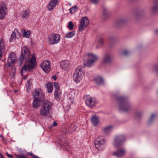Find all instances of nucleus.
I'll return each mask as SVG.
<instances>
[{
  "label": "nucleus",
  "instance_id": "obj_1",
  "mask_svg": "<svg viewBox=\"0 0 158 158\" xmlns=\"http://www.w3.org/2000/svg\"><path fill=\"white\" fill-rule=\"evenodd\" d=\"M25 61V64L22 68L21 73L26 71H30L36 67V60L34 55L32 54L31 57Z\"/></svg>",
  "mask_w": 158,
  "mask_h": 158
},
{
  "label": "nucleus",
  "instance_id": "obj_2",
  "mask_svg": "<svg viewBox=\"0 0 158 158\" xmlns=\"http://www.w3.org/2000/svg\"><path fill=\"white\" fill-rule=\"evenodd\" d=\"M85 74L83 66H79L75 71L73 77V80L77 83L79 82L82 79Z\"/></svg>",
  "mask_w": 158,
  "mask_h": 158
},
{
  "label": "nucleus",
  "instance_id": "obj_3",
  "mask_svg": "<svg viewBox=\"0 0 158 158\" xmlns=\"http://www.w3.org/2000/svg\"><path fill=\"white\" fill-rule=\"evenodd\" d=\"M31 56L29 49L27 47L24 46L22 48L20 56L19 58L21 64H22L24 60L28 59Z\"/></svg>",
  "mask_w": 158,
  "mask_h": 158
},
{
  "label": "nucleus",
  "instance_id": "obj_4",
  "mask_svg": "<svg viewBox=\"0 0 158 158\" xmlns=\"http://www.w3.org/2000/svg\"><path fill=\"white\" fill-rule=\"evenodd\" d=\"M51 107V103L47 101H44L41 106L40 110V114L42 116H44L47 115L49 113Z\"/></svg>",
  "mask_w": 158,
  "mask_h": 158
},
{
  "label": "nucleus",
  "instance_id": "obj_5",
  "mask_svg": "<svg viewBox=\"0 0 158 158\" xmlns=\"http://www.w3.org/2000/svg\"><path fill=\"white\" fill-rule=\"evenodd\" d=\"M119 105V109L124 111H127L130 109L129 104L126 102L125 98L123 97H119L117 99Z\"/></svg>",
  "mask_w": 158,
  "mask_h": 158
},
{
  "label": "nucleus",
  "instance_id": "obj_6",
  "mask_svg": "<svg viewBox=\"0 0 158 158\" xmlns=\"http://www.w3.org/2000/svg\"><path fill=\"white\" fill-rule=\"evenodd\" d=\"M102 137L97 138L95 142V145L96 148L98 150H103L105 148V142L103 139H101Z\"/></svg>",
  "mask_w": 158,
  "mask_h": 158
},
{
  "label": "nucleus",
  "instance_id": "obj_7",
  "mask_svg": "<svg viewBox=\"0 0 158 158\" xmlns=\"http://www.w3.org/2000/svg\"><path fill=\"white\" fill-rule=\"evenodd\" d=\"M60 40V36L59 34L53 33L48 37V43L51 45L56 44L59 43Z\"/></svg>",
  "mask_w": 158,
  "mask_h": 158
},
{
  "label": "nucleus",
  "instance_id": "obj_8",
  "mask_svg": "<svg viewBox=\"0 0 158 158\" xmlns=\"http://www.w3.org/2000/svg\"><path fill=\"white\" fill-rule=\"evenodd\" d=\"M89 59H88L84 66L87 67H90L94 62L97 61L98 57L93 54L88 53L87 54Z\"/></svg>",
  "mask_w": 158,
  "mask_h": 158
},
{
  "label": "nucleus",
  "instance_id": "obj_9",
  "mask_svg": "<svg viewBox=\"0 0 158 158\" xmlns=\"http://www.w3.org/2000/svg\"><path fill=\"white\" fill-rule=\"evenodd\" d=\"M89 24V21L86 17H82L80 22L79 30L81 32L85 29Z\"/></svg>",
  "mask_w": 158,
  "mask_h": 158
},
{
  "label": "nucleus",
  "instance_id": "obj_10",
  "mask_svg": "<svg viewBox=\"0 0 158 158\" xmlns=\"http://www.w3.org/2000/svg\"><path fill=\"white\" fill-rule=\"evenodd\" d=\"M34 99L43 100L44 97V94L40 89H35L32 93Z\"/></svg>",
  "mask_w": 158,
  "mask_h": 158
},
{
  "label": "nucleus",
  "instance_id": "obj_11",
  "mask_svg": "<svg viewBox=\"0 0 158 158\" xmlns=\"http://www.w3.org/2000/svg\"><path fill=\"white\" fill-rule=\"evenodd\" d=\"M85 99L86 105L90 108L94 107L96 104V100L94 98L87 95L85 96Z\"/></svg>",
  "mask_w": 158,
  "mask_h": 158
},
{
  "label": "nucleus",
  "instance_id": "obj_12",
  "mask_svg": "<svg viewBox=\"0 0 158 158\" xmlns=\"http://www.w3.org/2000/svg\"><path fill=\"white\" fill-rule=\"evenodd\" d=\"M40 66L45 73H48L50 70V62L48 60H44L40 64Z\"/></svg>",
  "mask_w": 158,
  "mask_h": 158
},
{
  "label": "nucleus",
  "instance_id": "obj_13",
  "mask_svg": "<svg viewBox=\"0 0 158 158\" xmlns=\"http://www.w3.org/2000/svg\"><path fill=\"white\" fill-rule=\"evenodd\" d=\"M124 135L119 136L116 137L114 139V145L116 147H119L122 144V142L125 139Z\"/></svg>",
  "mask_w": 158,
  "mask_h": 158
},
{
  "label": "nucleus",
  "instance_id": "obj_14",
  "mask_svg": "<svg viewBox=\"0 0 158 158\" xmlns=\"http://www.w3.org/2000/svg\"><path fill=\"white\" fill-rule=\"evenodd\" d=\"M20 34L16 28H15L11 34L10 39V41H13L16 38H18L20 36Z\"/></svg>",
  "mask_w": 158,
  "mask_h": 158
},
{
  "label": "nucleus",
  "instance_id": "obj_15",
  "mask_svg": "<svg viewBox=\"0 0 158 158\" xmlns=\"http://www.w3.org/2000/svg\"><path fill=\"white\" fill-rule=\"evenodd\" d=\"M59 3V0H50L47 6L48 10L49 11L52 10Z\"/></svg>",
  "mask_w": 158,
  "mask_h": 158
},
{
  "label": "nucleus",
  "instance_id": "obj_16",
  "mask_svg": "<svg viewBox=\"0 0 158 158\" xmlns=\"http://www.w3.org/2000/svg\"><path fill=\"white\" fill-rule=\"evenodd\" d=\"M7 7L3 4H1L0 6V19H2L6 14Z\"/></svg>",
  "mask_w": 158,
  "mask_h": 158
},
{
  "label": "nucleus",
  "instance_id": "obj_17",
  "mask_svg": "<svg viewBox=\"0 0 158 158\" xmlns=\"http://www.w3.org/2000/svg\"><path fill=\"white\" fill-rule=\"evenodd\" d=\"M6 45L5 41L1 39L0 40V57H2V54L4 53L5 50V47Z\"/></svg>",
  "mask_w": 158,
  "mask_h": 158
},
{
  "label": "nucleus",
  "instance_id": "obj_18",
  "mask_svg": "<svg viewBox=\"0 0 158 158\" xmlns=\"http://www.w3.org/2000/svg\"><path fill=\"white\" fill-rule=\"evenodd\" d=\"M43 100L34 99L32 103V106L34 109H36L40 106V102Z\"/></svg>",
  "mask_w": 158,
  "mask_h": 158
},
{
  "label": "nucleus",
  "instance_id": "obj_19",
  "mask_svg": "<svg viewBox=\"0 0 158 158\" xmlns=\"http://www.w3.org/2000/svg\"><path fill=\"white\" fill-rule=\"evenodd\" d=\"M16 59V57L15 54L13 52H11L10 54L9 55L8 58V63L10 64H12L15 61Z\"/></svg>",
  "mask_w": 158,
  "mask_h": 158
},
{
  "label": "nucleus",
  "instance_id": "obj_20",
  "mask_svg": "<svg viewBox=\"0 0 158 158\" xmlns=\"http://www.w3.org/2000/svg\"><path fill=\"white\" fill-rule=\"evenodd\" d=\"M125 154V151L123 149H119L117 151L113 153V155L118 157L123 156Z\"/></svg>",
  "mask_w": 158,
  "mask_h": 158
},
{
  "label": "nucleus",
  "instance_id": "obj_21",
  "mask_svg": "<svg viewBox=\"0 0 158 158\" xmlns=\"http://www.w3.org/2000/svg\"><path fill=\"white\" fill-rule=\"evenodd\" d=\"M61 91L60 89H57L55 90L54 95L55 96V98L57 100H59L61 97Z\"/></svg>",
  "mask_w": 158,
  "mask_h": 158
},
{
  "label": "nucleus",
  "instance_id": "obj_22",
  "mask_svg": "<svg viewBox=\"0 0 158 158\" xmlns=\"http://www.w3.org/2000/svg\"><path fill=\"white\" fill-rule=\"evenodd\" d=\"M112 59L111 56L109 54H106L103 58V62L104 63H109L110 62Z\"/></svg>",
  "mask_w": 158,
  "mask_h": 158
},
{
  "label": "nucleus",
  "instance_id": "obj_23",
  "mask_svg": "<svg viewBox=\"0 0 158 158\" xmlns=\"http://www.w3.org/2000/svg\"><path fill=\"white\" fill-rule=\"evenodd\" d=\"M91 120L93 125L94 126H97L99 123V118L96 116H93L91 118Z\"/></svg>",
  "mask_w": 158,
  "mask_h": 158
},
{
  "label": "nucleus",
  "instance_id": "obj_24",
  "mask_svg": "<svg viewBox=\"0 0 158 158\" xmlns=\"http://www.w3.org/2000/svg\"><path fill=\"white\" fill-rule=\"evenodd\" d=\"M69 61L68 60L61 61L60 63V66L62 68L65 69L69 65Z\"/></svg>",
  "mask_w": 158,
  "mask_h": 158
},
{
  "label": "nucleus",
  "instance_id": "obj_25",
  "mask_svg": "<svg viewBox=\"0 0 158 158\" xmlns=\"http://www.w3.org/2000/svg\"><path fill=\"white\" fill-rule=\"evenodd\" d=\"M113 127V126L112 125H109L105 127L103 129V131L105 134H107L111 131Z\"/></svg>",
  "mask_w": 158,
  "mask_h": 158
},
{
  "label": "nucleus",
  "instance_id": "obj_26",
  "mask_svg": "<svg viewBox=\"0 0 158 158\" xmlns=\"http://www.w3.org/2000/svg\"><path fill=\"white\" fill-rule=\"evenodd\" d=\"M94 81L98 85L102 84L103 82V80L102 78L100 76H98L96 77L94 79Z\"/></svg>",
  "mask_w": 158,
  "mask_h": 158
},
{
  "label": "nucleus",
  "instance_id": "obj_27",
  "mask_svg": "<svg viewBox=\"0 0 158 158\" xmlns=\"http://www.w3.org/2000/svg\"><path fill=\"white\" fill-rule=\"evenodd\" d=\"M29 12V10L22 12L21 13L22 17L23 18H27L28 17Z\"/></svg>",
  "mask_w": 158,
  "mask_h": 158
},
{
  "label": "nucleus",
  "instance_id": "obj_28",
  "mask_svg": "<svg viewBox=\"0 0 158 158\" xmlns=\"http://www.w3.org/2000/svg\"><path fill=\"white\" fill-rule=\"evenodd\" d=\"M158 11V5H156L153 6L150 9V11L152 13H155Z\"/></svg>",
  "mask_w": 158,
  "mask_h": 158
},
{
  "label": "nucleus",
  "instance_id": "obj_29",
  "mask_svg": "<svg viewBox=\"0 0 158 158\" xmlns=\"http://www.w3.org/2000/svg\"><path fill=\"white\" fill-rule=\"evenodd\" d=\"M53 85L51 83H48L47 85L48 91L50 93L52 92L53 90Z\"/></svg>",
  "mask_w": 158,
  "mask_h": 158
},
{
  "label": "nucleus",
  "instance_id": "obj_30",
  "mask_svg": "<svg viewBox=\"0 0 158 158\" xmlns=\"http://www.w3.org/2000/svg\"><path fill=\"white\" fill-rule=\"evenodd\" d=\"M75 34V32L74 31L69 32L66 34L65 37L67 38H70L73 36Z\"/></svg>",
  "mask_w": 158,
  "mask_h": 158
},
{
  "label": "nucleus",
  "instance_id": "obj_31",
  "mask_svg": "<svg viewBox=\"0 0 158 158\" xmlns=\"http://www.w3.org/2000/svg\"><path fill=\"white\" fill-rule=\"evenodd\" d=\"M77 9V8L76 5L73 6L70 9V12L71 13H73Z\"/></svg>",
  "mask_w": 158,
  "mask_h": 158
},
{
  "label": "nucleus",
  "instance_id": "obj_32",
  "mask_svg": "<svg viewBox=\"0 0 158 158\" xmlns=\"http://www.w3.org/2000/svg\"><path fill=\"white\" fill-rule=\"evenodd\" d=\"M74 26V25L73 23L70 21L67 27L70 30H72L73 29Z\"/></svg>",
  "mask_w": 158,
  "mask_h": 158
},
{
  "label": "nucleus",
  "instance_id": "obj_33",
  "mask_svg": "<svg viewBox=\"0 0 158 158\" xmlns=\"http://www.w3.org/2000/svg\"><path fill=\"white\" fill-rule=\"evenodd\" d=\"M31 80H29L27 81L26 87L27 89H29L30 87V85L31 83Z\"/></svg>",
  "mask_w": 158,
  "mask_h": 158
},
{
  "label": "nucleus",
  "instance_id": "obj_34",
  "mask_svg": "<svg viewBox=\"0 0 158 158\" xmlns=\"http://www.w3.org/2000/svg\"><path fill=\"white\" fill-rule=\"evenodd\" d=\"M103 15L105 17L106 16H107L108 12V10L106 9H104L103 10Z\"/></svg>",
  "mask_w": 158,
  "mask_h": 158
},
{
  "label": "nucleus",
  "instance_id": "obj_35",
  "mask_svg": "<svg viewBox=\"0 0 158 158\" xmlns=\"http://www.w3.org/2000/svg\"><path fill=\"white\" fill-rule=\"evenodd\" d=\"M30 33V31H28L26 32L25 31L23 32V34L26 37H27L29 36Z\"/></svg>",
  "mask_w": 158,
  "mask_h": 158
},
{
  "label": "nucleus",
  "instance_id": "obj_36",
  "mask_svg": "<svg viewBox=\"0 0 158 158\" xmlns=\"http://www.w3.org/2000/svg\"><path fill=\"white\" fill-rule=\"evenodd\" d=\"M54 88L55 89V90H56V89H59L60 86H59V85L57 82H54Z\"/></svg>",
  "mask_w": 158,
  "mask_h": 158
},
{
  "label": "nucleus",
  "instance_id": "obj_37",
  "mask_svg": "<svg viewBox=\"0 0 158 158\" xmlns=\"http://www.w3.org/2000/svg\"><path fill=\"white\" fill-rule=\"evenodd\" d=\"M156 117V115L154 114H152L149 120V122H151L152 120L155 117Z\"/></svg>",
  "mask_w": 158,
  "mask_h": 158
},
{
  "label": "nucleus",
  "instance_id": "obj_38",
  "mask_svg": "<svg viewBox=\"0 0 158 158\" xmlns=\"http://www.w3.org/2000/svg\"><path fill=\"white\" fill-rule=\"evenodd\" d=\"M99 1L100 0H91V2L95 4H98L99 2Z\"/></svg>",
  "mask_w": 158,
  "mask_h": 158
},
{
  "label": "nucleus",
  "instance_id": "obj_39",
  "mask_svg": "<svg viewBox=\"0 0 158 158\" xmlns=\"http://www.w3.org/2000/svg\"><path fill=\"white\" fill-rule=\"evenodd\" d=\"M154 69L155 70L156 74L158 75V65H156L155 66Z\"/></svg>",
  "mask_w": 158,
  "mask_h": 158
},
{
  "label": "nucleus",
  "instance_id": "obj_40",
  "mask_svg": "<svg viewBox=\"0 0 158 158\" xmlns=\"http://www.w3.org/2000/svg\"><path fill=\"white\" fill-rule=\"evenodd\" d=\"M15 155L17 157L19 158H24L25 157L23 156L20 155H17V154H15Z\"/></svg>",
  "mask_w": 158,
  "mask_h": 158
},
{
  "label": "nucleus",
  "instance_id": "obj_41",
  "mask_svg": "<svg viewBox=\"0 0 158 158\" xmlns=\"http://www.w3.org/2000/svg\"><path fill=\"white\" fill-rule=\"evenodd\" d=\"M104 39L102 38H100L98 40V42L101 44H102L104 43Z\"/></svg>",
  "mask_w": 158,
  "mask_h": 158
},
{
  "label": "nucleus",
  "instance_id": "obj_42",
  "mask_svg": "<svg viewBox=\"0 0 158 158\" xmlns=\"http://www.w3.org/2000/svg\"><path fill=\"white\" fill-rule=\"evenodd\" d=\"M128 53L129 52L125 50L123 52L122 55L124 56H127L128 54Z\"/></svg>",
  "mask_w": 158,
  "mask_h": 158
},
{
  "label": "nucleus",
  "instance_id": "obj_43",
  "mask_svg": "<svg viewBox=\"0 0 158 158\" xmlns=\"http://www.w3.org/2000/svg\"><path fill=\"white\" fill-rule=\"evenodd\" d=\"M6 155H7V156L9 157H10L11 158H12L13 157V156L12 154H10L7 152Z\"/></svg>",
  "mask_w": 158,
  "mask_h": 158
},
{
  "label": "nucleus",
  "instance_id": "obj_44",
  "mask_svg": "<svg viewBox=\"0 0 158 158\" xmlns=\"http://www.w3.org/2000/svg\"><path fill=\"white\" fill-rule=\"evenodd\" d=\"M57 125V123L56 122H54L53 124H52V126H56Z\"/></svg>",
  "mask_w": 158,
  "mask_h": 158
},
{
  "label": "nucleus",
  "instance_id": "obj_45",
  "mask_svg": "<svg viewBox=\"0 0 158 158\" xmlns=\"http://www.w3.org/2000/svg\"><path fill=\"white\" fill-rule=\"evenodd\" d=\"M52 78L56 81L57 79V77L56 75H54L52 77Z\"/></svg>",
  "mask_w": 158,
  "mask_h": 158
},
{
  "label": "nucleus",
  "instance_id": "obj_46",
  "mask_svg": "<svg viewBox=\"0 0 158 158\" xmlns=\"http://www.w3.org/2000/svg\"><path fill=\"white\" fill-rule=\"evenodd\" d=\"M119 23H124V21L123 20H120L119 21Z\"/></svg>",
  "mask_w": 158,
  "mask_h": 158
},
{
  "label": "nucleus",
  "instance_id": "obj_47",
  "mask_svg": "<svg viewBox=\"0 0 158 158\" xmlns=\"http://www.w3.org/2000/svg\"><path fill=\"white\" fill-rule=\"evenodd\" d=\"M155 32L156 34H158V29L155 31Z\"/></svg>",
  "mask_w": 158,
  "mask_h": 158
},
{
  "label": "nucleus",
  "instance_id": "obj_48",
  "mask_svg": "<svg viewBox=\"0 0 158 158\" xmlns=\"http://www.w3.org/2000/svg\"><path fill=\"white\" fill-rule=\"evenodd\" d=\"M0 137L1 138H2L3 140L4 139V137H3V136L2 135H0Z\"/></svg>",
  "mask_w": 158,
  "mask_h": 158
},
{
  "label": "nucleus",
  "instance_id": "obj_49",
  "mask_svg": "<svg viewBox=\"0 0 158 158\" xmlns=\"http://www.w3.org/2000/svg\"><path fill=\"white\" fill-rule=\"evenodd\" d=\"M17 91H18L17 90H15L14 92L15 93H16L17 92Z\"/></svg>",
  "mask_w": 158,
  "mask_h": 158
},
{
  "label": "nucleus",
  "instance_id": "obj_50",
  "mask_svg": "<svg viewBox=\"0 0 158 158\" xmlns=\"http://www.w3.org/2000/svg\"><path fill=\"white\" fill-rule=\"evenodd\" d=\"M13 77H15V74H13Z\"/></svg>",
  "mask_w": 158,
  "mask_h": 158
},
{
  "label": "nucleus",
  "instance_id": "obj_51",
  "mask_svg": "<svg viewBox=\"0 0 158 158\" xmlns=\"http://www.w3.org/2000/svg\"><path fill=\"white\" fill-rule=\"evenodd\" d=\"M2 61H3V60H2Z\"/></svg>",
  "mask_w": 158,
  "mask_h": 158
}]
</instances>
